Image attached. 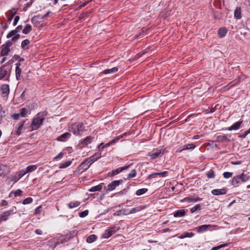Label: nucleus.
Masks as SVG:
<instances>
[{"mask_svg": "<svg viewBox=\"0 0 250 250\" xmlns=\"http://www.w3.org/2000/svg\"><path fill=\"white\" fill-rule=\"evenodd\" d=\"M88 211L87 210H85L79 213V216L81 217H84L88 215Z\"/></svg>", "mask_w": 250, "mask_h": 250, "instance_id": "603ef678", "label": "nucleus"}, {"mask_svg": "<svg viewBox=\"0 0 250 250\" xmlns=\"http://www.w3.org/2000/svg\"><path fill=\"white\" fill-rule=\"evenodd\" d=\"M45 114L43 112H40L37 114L33 119L30 124L31 131L37 130L42 125L44 120Z\"/></svg>", "mask_w": 250, "mask_h": 250, "instance_id": "f257e3e1", "label": "nucleus"}, {"mask_svg": "<svg viewBox=\"0 0 250 250\" xmlns=\"http://www.w3.org/2000/svg\"><path fill=\"white\" fill-rule=\"evenodd\" d=\"M97 239L96 235L92 234L88 236L86 238V242L89 243H91L94 242Z\"/></svg>", "mask_w": 250, "mask_h": 250, "instance_id": "473e14b6", "label": "nucleus"}, {"mask_svg": "<svg viewBox=\"0 0 250 250\" xmlns=\"http://www.w3.org/2000/svg\"><path fill=\"white\" fill-rule=\"evenodd\" d=\"M207 176L208 178H213L215 177V173L214 171L212 169H210L207 173Z\"/></svg>", "mask_w": 250, "mask_h": 250, "instance_id": "ea45409f", "label": "nucleus"}, {"mask_svg": "<svg viewBox=\"0 0 250 250\" xmlns=\"http://www.w3.org/2000/svg\"><path fill=\"white\" fill-rule=\"evenodd\" d=\"M17 32L15 31V30H13L11 31L6 36V38L7 39H9L13 36H16V35H17Z\"/></svg>", "mask_w": 250, "mask_h": 250, "instance_id": "de8ad7c7", "label": "nucleus"}, {"mask_svg": "<svg viewBox=\"0 0 250 250\" xmlns=\"http://www.w3.org/2000/svg\"><path fill=\"white\" fill-rule=\"evenodd\" d=\"M57 239L60 244H62L67 241V238L65 236H61Z\"/></svg>", "mask_w": 250, "mask_h": 250, "instance_id": "a18cd8bd", "label": "nucleus"}, {"mask_svg": "<svg viewBox=\"0 0 250 250\" xmlns=\"http://www.w3.org/2000/svg\"><path fill=\"white\" fill-rule=\"evenodd\" d=\"M194 235V234L192 232H184L183 234L181 235L180 236H179V238L180 239H184L186 237H192Z\"/></svg>", "mask_w": 250, "mask_h": 250, "instance_id": "cd10ccee", "label": "nucleus"}, {"mask_svg": "<svg viewBox=\"0 0 250 250\" xmlns=\"http://www.w3.org/2000/svg\"><path fill=\"white\" fill-rule=\"evenodd\" d=\"M131 166H132V165H129L128 166H125L123 167H119L116 169L113 170L110 173H108V175H110L112 177L114 176L117 174H119V173H120L121 172L123 171V170L128 169Z\"/></svg>", "mask_w": 250, "mask_h": 250, "instance_id": "0eeeda50", "label": "nucleus"}, {"mask_svg": "<svg viewBox=\"0 0 250 250\" xmlns=\"http://www.w3.org/2000/svg\"><path fill=\"white\" fill-rule=\"evenodd\" d=\"M139 209H137V208H132L129 212V214H132V213H135L136 211H139Z\"/></svg>", "mask_w": 250, "mask_h": 250, "instance_id": "680f3d73", "label": "nucleus"}, {"mask_svg": "<svg viewBox=\"0 0 250 250\" xmlns=\"http://www.w3.org/2000/svg\"><path fill=\"white\" fill-rule=\"evenodd\" d=\"M243 121L237 122L233 124L232 125L228 127L227 129L229 131L237 130L240 127Z\"/></svg>", "mask_w": 250, "mask_h": 250, "instance_id": "dca6fc26", "label": "nucleus"}, {"mask_svg": "<svg viewBox=\"0 0 250 250\" xmlns=\"http://www.w3.org/2000/svg\"><path fill=\"white\" fill-rule=\"evenodd\" d=\"M24 175H25V172H24V170H21L18 173H17L14 176H13L11 180L14 182V183H16L17 181H18Z\"/></svg>", "mask_w": 250, "mask_h": 250, "instance_id": "f8f14e48", "label": "nucleus"}, {"mask_svg": "<svg viewBox=\"0 0 250 250\" xmlns=\"http://www.w3.org/2000/svg\"><path fill=\"white\" fill-rule=\"evenodd\" d=\"M228 245V243H226V244H222V245H219L217 247H213L211 249V250H218L220 248H223V247H226Z\"/></svg>", "mask_w": 250, "mask_h": 250, "instance_id": "8fccbe9b", "label": "nucleus"}, {"mask_svg": "<svg viewBox=\"0 0 250 250\" xmlns=\"http://www.w3.org/2000/svg\"><path fill=\"white\" fill-rule=\"evenodd\" d=\"M217 140L218 142H229V140L227 138V135H223L217 136Z\"/></svg>", "mask_w": 250, "mask_h": 250, "instance_id": "2f4dec72", "label": "nucleus"}, {"mask_svg": "<svg viewBox=\"0 0 250 250\" xmlns=\"http://www.w3.org/2000/svg\"><path fill=\"white\" fill-rule=\"evenodd\" d=\"M12 117L14 118V119L18 120L19 118V117H21V115L20 114V113H17V114H14L12 116Z\"/></svg>", "mask_w": 250, "mask_h": 250, "instance_id": "e2e57ef3", "label": "nucleus"}, {"mask_svg": "<svg viewBox=\"0 0 250 250\" xmlns=\"http://www.w3.org/2000/svg\"><path fill=\"white\" fill-rule=\"evenodd\" d=\"M72 163L71 161H67L65 162L60 164L59 166L60 168H64L69 167Z\"/></svg>", "mask_w": 250, "mask_h": 250, "instance_id": "72a5a7b5", "label": "nucleus"}, {"mask_svg": "<svg viewBox=\"0 0 250 250\" xmlns=\"http://www.w3.org/2000/svg\"><path fill=\"white\" fill-rule=\"evenodd\" d=\"M136 170L133 169L131 170V172L127 175V177L128 179L134 178L136 176Z\"/></svg>", "mask_w": 250, "mask_h": 250, "instance_id": "79ce46f5", "label": "nucleus"}, {"mask_svg": "<svg viewBox=\"0 0 250 250\" xmlns=\"http://www.w3.org/2000/svg\"><path fill=\"white\" fill-rule=\"evenodd\" d=\"M213 226L211 225H203L195 228V229L198 233H202L208 229H210Z\"/></svg>", "mask_w": 250, "mask_h": 250, "instance_id": "1a4fd4ad", "label": "nucleus"}, {"mask_svg": "<svg viewBox=\"0 0 250 250\" xmlns=\"http://www.w3.org/2000/svg\"><path fill=\"white\" fill-rule=\"evenodd\" d=\"M201 209V205L200 204H198L193 208H192L190 209V211L191 213H193L197 210H200Z\"/></svg>", "mask_w": 250, "mask_h": 250, "instance_id": "c03bdc74", "label": "nucleus"}, {"mask_svg": "<svg viewBox=\"0 0 250 250\" xmlns=\"http://www.w3.org/2000/svg\"><path fill=\"white\" fill-rule=\"evenodd\" d=\"M91 139L92 137L91 136H87L81 141L79 145H82L83 146L87 145L91 143Z\"/></svg>", "mask_w": 250, "mask_h": 250, "instance_id": "412c9836", "label": "nucleus"}, {"mask_svg": "<svg viewBox=\"0 0 250 250\" xmlns=\"http://www.w3.org/2000/svg\"><path fill=\"white\" fill-rule=\"evenodd\" d=\"M7 74V71L3 68L1 67L0 69V79H3Z\"/></svg>", "mask_w": 250, "mask_h": 250, "instance_id": "a19ab883", "label": "nucleus"}, {"mask_svg": "<svg viewBox=\"0 0 250 250\" xmlns=\"http://www.w3.org/2000/svg\"><path fill=\"white\" fill-rule=\"evenodd\" d=\"M35 233L38 235H42V231L41 229H37L35 230Z\"/></svg>", "mask_w": 250, "mask_h": 250, "instance_id": "69168bd1", "label": "nucleus"}, {"mask_svg": "<svg viewBox=\"0 0 250 250\" xmlns=\"http://www.w3.org/2000/svg\"><path fill=\"white\" fill-rule=\"evenodd\" d=\"M20 20V17L18 16H17L15 17L14 18V23H13V25L14 26H16L19 21V20Z\"/></svg>", "mask_w": 250, "mask_h": 250, "instance_id": "052dcab7", "label": "nucleus"}, {"mask_svg": "<svg viewBox=\"0 0 250 250\" xmlns=\"http://www.w3.org/2000/svg\"><path fill=\"white\" fill-rule=\"evenodd\" d=\"M227 30L226 28H225V27L220 28L218 30V36L220 38H223L224 36H225V35L227 34Z\"/></svg>", "mask_w": 250, "mask_h": 250, "instance_id": "5701e85b", "label": "nucleus"}, {"mask_svg": "<svg viewBox=\"0 0 250 250\" xmlns=\"http://www.w3.org/2000/svg\"><path fill=\"white\" fill-rule=\"evenodd\" d=\"M32 30V26L27 24L22 30V33L24 34H28Z\"/></svg>", "mask_w": 250, "mask_h": 250, "instance_id": "f704fd0d", "label": "nucleus"}, {"mask_svg": "<svg viewBox=\"0 0 250 250\" xmlns=\"http://www.w3.org/2000/svg\"><path fill=\"white\" fill-rule=\"evenodd\" d=\"M12 44L13 43L12 41L10 40H8L6 41L5 43L3 44L2 46H5L6 47L9 48V47L12 46Z\"/></svg>", "mask_w": 250, "mask_h": 250, "instance_id": "864d4df0", "label": "nucleus"}, {"mask_svg": "<svg viewBox=\"0 0 250 250\" xmlns=\"http://www.w3.org/2000/svg\"><path fill=\"white\" fill-rule=\"evenodd\" d=\"M21 193H22V191L20 189H17L14 192V194L15 196H21Z\"/></svg>", "mask_w": 250, "mask_h": 250, "instance_id": "4d7b16f0", "label": "nucleus"}, {"mask_svg": "<svg viewBox=\"0 0 250 250\" xmlns=\"http://www.w3.org/2000/svg\"><path fill=\"white\" fill-rule=\"evenodd\" d=\"M2 49L1 51L0 55L1 56H4L8 55L9 52L10 51L9 48L6 47L5 46H2Z\"/></svg>", "mask_w": 250, "mask_h": 250, "instance_id": "c9c22d12", "label": "nucleus"}, {"mask_svg": "<svg viewBox=\"0 0 250 250\" xmlns=\"http://www.w3.org/2000/svg\"><path fill=\"white\" fill-rule=\"evenodd\" d=\"M183 201L187 202H195V198L192 197H186L183 199Z\"/></svg>", "mask_w": 250, "mask_h": 250, "instance_id": "09e8293b", "label": "nucleus"}, {"mask_svg": "<svg viewBox=\"0 0 250 250\" xmlns=\"http://www.w3.org/2000/svg\"><path fill=\"white\" fill-rule=\"evenodd\" d=\"M42 207L41 206H39L38 207V208H37L36 209H35V212H34V213L35 214H40L41 211V210H42Z\"/></svg>", "mask_w": 250, "mask_h": 250, "instance_id": "bf43d9fd", "label": "nucleus"}, {"mask_svg": "<svg viewBox=\"0 0 250 250\" xmlns=\"http://www.w3.org/2000/svg\"><path fill=\"white\" fill-rule=\"evenodd\" d=\"M8 171L7 167L3 165H0V175L2 176L5 174Z\"/></svg>", "mask_w": 250, "mask_h": 250, "instance_id": "a878e982", "label": "nucleus"}, {"mask_svg": "<svg viewBox=\"0 0 250 250\" xmlns=\"http://www.w3.org/2000/svg\"><path fill=\"white\" fill-rule=\"evenodd\" d=\"M29 125V122L27 119L21 121L18 125L17 130L16 131L17 134L18 135H21L22 132L23 128L26 129Z\"/></svg>", "mask_w": 250, "mask_h": 250, "instance_id": "20e7f679", "label": "nucleus"}, {"mask_svg": "<svg viewBox=\"0 0 250 250\" xmlns=\"http://www.w3.org/2000/svg\"><path fill=\"white\" fill-rule=\"evenodd\" d=\"M211 193L214 195H223L226 193V190L225 188L215 189L211 191Z\"/></svg>", "mask_w": 250, "mask_h": 250, "instance_id": "6ab92c4d", "label": "nucleus"}, {"mask_svg": "<svg viewBox=\"0 0 250 250\" xmlns=\"http://www.w3.org/2000/svg\"><path fill=\"white\" fill-rule=\"evenodd\" d=\"M21 72V69L19 66L16 67V76L17 80H19Z\"/></svg>", "mask_w": 250, "mask_h": 250, "instance_id": "37998d69", "label": "nucleus"}, {"mask_svg": "<svg viewBox=\"0 0 250 250\" xmlns=\"http://www.w3.org/2000/svg\"><path fill=\"white\" fill-rule=\"evenodd\" d=\"M249 180V177L242 173L241 175H238L234 176L231 181V184L234 186H237L239 184L246 182Z\"/></svg>", "mask_w": 250, "mask_h": 250, "instance_id": "7ed1b4c3", "label": "nucleus"}, {"mask_svg": "<svg viewBox=\"0 0 250 250\" xmlns=\"http://www.w3.org/2000/svg\"><path fill=\"white\" fill-rule=\"evenodd\" d=\"M33 201V199L31 197H27L25 198L24 200L22 201V204L26 205L32 203Z\"/></svg>", "mask_w": 250, "mask_h": 250, "instance_id": "49530a36", "label": "nucleus"}, {"mask_svg": "<svg viewBox=\"0 0 250 250\" xmlns=\"http://www.w3.org/2000/svg\"><path fill=\"white\" fill-rule=\"evenodd\" d=\"M234 17L237 19H240L241 18V11L240 7H237L236 8L234 11Z\"/></svg>", "mask_w": 250, "mask_h": 250, "instance_id": "b1692460", "label": "nucleus"}, {"mask_svg": "<svg viewBox=\"0 0 250 250\" xmlns=\"http://www.w3.org/2000/svg\"><path fill=\"white\" fill-rule=\"evenodd\" d=\"M147 190L148 189L146 188L139 189L136 191V194L138 196H140L145 193Z\"/></svg>", "mask_w": 250, "mask_h": 250, "instance_id": "58836bf2", "label": "nucleus"}, {"mask_svg": "<svg viewBox=\"0 0 250 250\" xmlns=\"http://www.w3.org/2000/svg\"><path fill=\"white\" fill-rule=\"evenodd\" d=\"M116 232V230L115 228H111L104 231L103 234V237L104 238H108Z\"/></svg>", "mask_w": 250, "mask_h": 250, "instance_id": "2eb2a0df", "label": "nucleus"}, {"mask_svg": "<svg viewBox=\"0 0 250 250\" xmlns=\"http://www.w3.org/2000/svg\"><path fill=\"white\" fill-rule=\"evenodd\" d=\"M69 130L75 135H81L85 130V126L82 123L77 122L72 124L69 127Z\"/></svg>", "mask_w": 250, "mask_h": 250, "instance_id": "f03ea898", "label": "nucleus"}, {"mask_svg": "<svg viewBox=\"0 0 250 250\" xmlns=\"http://www.w3.org/2000/svg\"><path fill=\"white\" fill-rule=\"evenodd\" d=\"M20 35L19 34L16 35V36L12 37L11 39L12 42H16L20 38Z\"/></svg>", "mask_w": 250, "mask_h": 250, "instance_id": "6e6d98bb", "label": "nucleus"}, {"mask_svg": "<svg viewBox=\"0 0 250 250\" xmlns=\"http://www.w3.org/2000/svg\"><path fill=\"white\" fill-rule=\"evenodd\" d=\"M122 180H115L112 182L110 184L107 185V190L112 191L115 189V188L118 186L120 184L122 183Z\"/></svg>", "mask_w": 250, "mask_h": 250, "instance_id": "423d86ee", "label": "nucleus"}, {"mask_svg": "<svg viewBox=\"0 0 250 250\" xmlns=\"http://www.w3.org/2000/svg\"><path fill=\"white\" fill-rule=\"evenodd\" d=\"M232 176V173L229 172H225L223 173V176L225 178L228 179L231 177Z\"/></svg>", "mask_w": 250, "mask_h": 250, "instance_id": "3c124183", "label": "nucleus"}, {"mask_svg": "<svg viewBox=\"0 0 250 250\" xmlns=\"http://www.w3.org/2000/svg\"><path fill=\"white\" fill-rule=\"evenodd\" d=\"M102 189V186L101 185H99L94 187H92L89 189L90 192H94L96 191H100Z\"/></svg>", "mask_w": 250, "mask_h": 250, "instance_id": "e433bc0d", "label": "nucleus"}, {"mask_svg": "<svg viewBox=\"0 0 250 250\" xmlns=\"http://www.w3.org/2000/svg\"><path fill=\"white\" fill-rule=\"evenodd\" d=\"M17 10H18L17 9L13 8V9H11V10L9 11L6 13L7 16H8L10 14H11L10 17H7V21L8 22H10L12 20L14 16L17 13Z\"/></svg>", "mask_w": 250, "mask_h": 250, "instance_id": "a211bd4d", "label": "nucleus"}, {"mask_svg": "<svg viewBox=\"0 0 250 250\" xmlns=\"http://www.w3.org/2000/svg\"><path fill=\"white\" fill-rule=\"evenodd\" d=\"M1 95L3 97H6L9 93V87L8 84H2L0 87Z\"/></svg>", "mask_w": 250, "mask_h": 250, "instance_id": "9b49d317", "label": "nucleus"}, {"mask_svg": "<svg viewBox=\"0 0 250 250\" xmlns=\"http://www.w3.org/2000/svg\"><path fill=\"white\" fill-rule=\"evenodd\" d=\"M63 153L62 152H61L60 153H59L57 156H56L55 157V159H57L60 158L63 156Z\"/></svg>", "mask_w": 250, "mask_h": 250, "instance_id": "774afa93", "label": "nucleus"}, {"mask_svg": "<svg viewBox=\"0 0 250 250\" xmlns=\"http://www.w3.org/2000/svg\"><path fill=\"white\" fill-rule=\"evenodd\" d=\"M104 148V143H101L99 145V146H98L99 150L103 149Z\"/></svg>", "mask_w": 250, "mask_h": 250, "instance_id": "338daca9", "label": "nucleus"}, {"mask_svg": "<svg viewBox=\"0 0 250 250\" xmlns=\"http://www.w3.org/2000/svg\"><path fill=\"white\" fill-rule=\"evenodd\" d=\"M30 42L28 40L25 39L23 40L21 44V46L22 49L24 50H26L28 49V44H29Z\"/></svg>", "mask_w": 250, "mask_h": 250, "instance_id": "c756f323", "label": "nucleus"}, {"mask_svg": "<svg viewBox=\"0 0 250 250\" xmlns=\"http://www.w3.org/2000/svg\"><path fill=\"white\" fill-rule=\"evenodd\" d=\"M19 113L21 115V117H25L27 116V114H28V110L25 107L22 108L21 109H20Z\"/></svg>", "mask_w": 250, "mask_h": 250, "instance_id": "7c9ffc66", "label": "nucleus"}, {"mask_svg": "<svg viewBox=\"0 0 250 250\" xmlns=\"http://www.w3.org/2000/svg\"><path fill=\"white\" fill-rule=\"evenodd\" d=\"M148 155L151 157V159H155L162 155V150L161 149H154L149 153Z\"/></svg>", "mask_w": 250, "mask_h": 250, "instance_id": "ddd939ff", "label": "nucleus"}, {"mask_svg": "<svg viewBox=\"0 0 250 250\" xmlns=\"http://www.w3.org/2000/svg\"><path fill=\"white\" fill-rule=\"evenodd\" d=\"M71 136V134L69 132H65L58 136L57 138V140L58 141L65 142L70 138Z\"/></svg>", "mask_w": 250, "mask_h": 250, "instance_id": "4468645a", "label": "nucleus"}, {"mask_svg": "<svg viewBox=\"0 0 250 250\" xmlns=\"http://www.w3.org/2000/svg\"><path fill=\"white\" fill-rule=\"evenodd\" d=\"M195 147V145H194L193 144H188L187 145L184 146L182 147H179L177 149V151L181 152L182 151L186 150V149H193Z\"/></svg>", "mask_w": 250, "mask_h": 250, "instance_id": "aec40b11", "label": "nucleus"}, {"mask_svg": "<svg viewBox=\"0 0 250 250\" xmlns=\"http://www.w3.org/2000/svg\"><path fill=\"white\" fill-rule=\"evenodd\" d=\"M49 13H50V12L49 11L46 14H45L44 15L42 16H40L39 15L35 16L32 19L31 21L32 22H33L34 21L37 20L38 19H41V20L43 19L49 15Z\"/></svg>", "mask_w": 250, "mask_h": 250, "instance_id": "c85d7f7f", "label": "nucleus"}, {"mask_svg": "<svg viewBox=\"0 0 250 250\" xmlns=\"http://www.w3.org/2000/svg\"><path fill=\"white\" fill-rule=\"evenodd\" d=\"M249 133H250V127L249 128V129L248 130L246 131L243 134L239 135V137H240L241 138H244Z\"/></svg>", "mask_w": 250, "mask_h": 250, "instance_id": "5fc2aeb1", "label": "nucleus"}, {"mask_svg": "<svg viewBox=\"0 0 250 250\" xmlns=\"http://www.w3.org/2000/svg\"><path fill=\"white\" fill-rule=\"evenodd\" d=\"M118 139H113L111 141L109 142V143H106V144H104V148L105 147H108L111 144H112L113 143H115L116 140H118Z\"/></svg>", "mask_w": 250, "mask_h": 250, "instance_id": "13d9d810", "label": "nucleus"}, {"mask_svg": "<svg viewBox=\"0 0 250 250\" xmlns=\"http://www.w3.org/2000/svg\"><path fill=\"white\" fill-rule=\"evenodd\" d=\"M101 153H96L94 154L93 155L90 156V157L87 158L86 160L87 161L88 163L89 164V166H90L95 161H97L98 159L101 158Z\"/></svg>", "mask_w": 250, "mask_h": 250, "instance_id": "9d476101", "label": "nucleus"}, {"mask_svg": "<svg viewBox=\"0 0 250 250\" xmlns=\"http://www.w3.org/2000/svg\"><path fill=\"white\" fill-rule=\"evenodd\" d=\"M90 167L89 164L88 163L87 161L85 159L83 162H82L78 167V171L80 173L87 170Z\"/></svg>", "mask_w": 250, "mask_h": 250, "instance_id": "6e6552de", "label": "nucleus"}, {"mask_svg": "<svg viewBox=\"0 0 250 250\" xmlns=\"http://www.w3.org/2000/svg\"><path fill=\"white\" fill-rule=\"evenodd\" d=\"M37 167L36 165L29 166L26 167L25 170H24V172H25V174L28 173H30L31 172L37 169Z\"/></svg>", "mask_w": 250, "mask_h": 250, "instance_id": "4be33fe9", "label": "nucleus"}, {"mask_svg": "<svg viewBox=\"0 0 250 250\" xmlns=\"http://www.w3.org/2000/svg\"><path fill=\"white\" fill-rule=\"evenodd\" d=\"M22 25H18L15 30L18 33L21 31V30L22 29Z\"/></svg>", "mask_w": 250, "mask_h": 250, "instance_id": "0e129e2a", "label": "nucleus"}, {"mask_svg": "<svg viewBox=\"0 0 250 250\" xmlns=\"http://www.w3.org/2000/svg\"><path fill=\"white\" fill-rule=\"evenodd\" d=\"M167 174H168V172L167 171L161 172L154 173L149 175L147 176V179H150L152 178L153 176H159L160 177H165L167 176Z\"/></svg>", "mask_w": 250, "mask_h": 250, "instance_id": "f3484780", "label": "nucleus"}, {"mask_svg": "<svg viewBox=\"0 0 250 250\" xmlns=\"http://www.w3.org/2000/svg\"><path fill=\"white\" fill-rule=\"evenodd\" d=\"M185 215V211L184 209H180L177 210L174 214V217H182Z\"/></svg>", "mask_w": 250, "mask_h": 250, "instance_id": "bb28decb", "label": "nucleus"}, {"mask_svg": "<svg viewBox=\"0 0 250 250\" xmlns=\"http://www.w3.org/2000/svg\"><path fill=\"white\" fill-rule=\"evenodd\" d=\"M118 68L114 67L110 69H107L103 71V73L105 74L114 73L118 71Z\"/></svg>", "mask_w": 250, "mask_h": 250, "instance_id": "393cba45", "label": "nucleus"}, {"mask_svg": "<svg viewBox=\"0 0 250 250\" xmlns=\"http://www.w3.org/2000/svg\"><path fill=\"white\" fill-rule=\"evenodd\" d=\"M80 204V203L78 201L71 202L68 204V206L70 208H72L78 207Z\"/></svg>", "mask_w": 250, "mask_h": 250, "instance_id": "4c0bfd02", "label": "nucleus"}, {"mask_svg": "<svg viewBox=\"0 0 250 250\" xmlns=\"http://www.w3.org/2000/svg\"><path fill=\"white\" fill-rule=\"evenodd\" d=\"M16 212V208L14 207L9 210L5 211L4 213L0 215V222L2 221H6L7 218L12 214Z\"/></svg>", "mask_w": 250, "mask_h": 250, "instance_id": "39448f33", "label": "nucleus"}]
</instances>
